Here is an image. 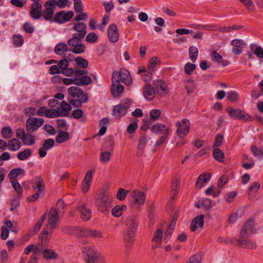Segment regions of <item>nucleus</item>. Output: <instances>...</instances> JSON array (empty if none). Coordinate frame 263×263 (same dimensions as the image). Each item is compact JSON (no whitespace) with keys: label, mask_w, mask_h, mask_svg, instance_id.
Listing matches in <instances>:
<instances>
[{"label":"nucleus","mask_w":263,"mask_h":263,"mask_svg":"<svg viewBox=\"0 0 263 263\" xmlns=\"http://www.w3.org/2000/svg\"><path fill=\"white\" fill-rule=\"evenodd\" d=\"M68 93L69 95L76 98V99H68L69 103L73 107H81L82 104L88 100L87 95L78 87H70L68 89Z\"/></svg>","instance_id":"nucleus-1"},{"label":"nucleus","mask_w":263,"mask_h":263,"mask_svg":"<svg viewBox=\"0 0 263 263\" xmlns=\"http://www.w3.org/2000/svg\"><path fill=\"white\" fill-rule=\"evenodd\" d=\"M112 197L105 192H102L95 199V204L99 211L105 213L111 206Z\"/></svg>","instance_id":"nucleus-2"},{"label":"nucleus","mask_w":263,"mask_h":263,"mask_svg":"<svg viewBox=\"0 0 263 263\" xmlns=\"http://www.w3.org/2000/svg\"><path fill=\"white\" fill-rule=\"evenodd\" d=\"M71 233L80 237H91L93 238L102 237V233L96 230H90L86 228H78L71 227L69 228Z\"/></svg>","instance_id":"nucleus-3"},{"label":"nucleus","mask_w":263,"mask_h":263,"mask_svg":"<svg viewBox=\"0 0 263 263\" xmlns=\"http://www.w3.org/2000/svg\"><path fill=\"white\" fill-rule=\"evenodd\" d=\"M59 218L58 210L52 208L48 214V222L44 229V234L53 233L54 230L58 227L57 222Z\"/></svg>","instance_id":"nucleus-4"},{"label":"nucleus","mask_w":263,"mask_h":263,"mask_svg":"<svg viewBox=\"0 0 263 263\" xmlns=\"http://www.w3.org/2000/svg\"><path fill=\"white\" fill-rule=\"evenodd\" d=\"M34 181L35 183L32 185V188L35 193L28 197V200L30 202L36 201L45 190L44 182L41 177H35Z\"/></svg>","instance_id":"nucleus-5"},{"label":"nucleus","mask_w":263,"mask_h":263,"mask_svg":"<svg viewBox=\"0 0 263 263\" xmlns=\"http://www.w3.org/2000/svg\"><path fill=\"white\" fill-rule=\"evenodd\" d=\"M82 39L77 34H73L72 37L67 42L68 45L73 47L71 51L76 54H81L85 51L86 47L82 43Z\"/></svg>","instance_id":"nucleus-6"},{"label":"nucleus","mask_w":263,"mask_h":263,"mask_svg":"<svg viewBox=\"0 0 263 263\" xmlns=\"http://www.w3.org/2000/svg\"><path fill=\"white\" fill-rule=\"evenodd\" d=\"M131 199L129 200L133 208L138 209L143 205L145 201V195L143 192L138 190H134L131 194Z\"/></svg>","instance_id":"nucleus-7"},{"label":"nucleus","mask_w":263,"mask_h":263,"mask_svg":"<svg viewBox=\"0 0 263 263\" xmlns=\"http://www.w3.org/2000/svg\"><path fill=\"white\" fill-rule=\"evenodd\" d=\"M44 120L41 118L29 117L26 122V129L28 133H32L42 126Z\"/></svg>","instance_id":"nucleus-8"},{"label":"nucleus","mask_w":263,"mask_h":263,"mask_svg":"<svg viewBox=\"0 0 263 263\" xmlns=\"http://www.w3.org/2000/svg\"><path fill=\"white\" fill-rule=\"evenodd\" d=\"M191 123L187 119H183L176 123L177 134L180 138L186 137L190 132Z\"/></svg>","instance_id":"nucleus-9"},{"label":"nucleus","mask_w":263,"mask_h":263,"mask_svg":"<svg viewBox=\"0 0 263 263\" xmlns=\"http://www.w3.org/2000/svg\"><path fill=\"white\" fill-rule=\"evenodd\" d=\"M74 12L72 11H65L64 10L57 12L52 19L54 22L59 24H64L69 21L73 16Z\"/></svg>","instance_id":"nucleus-10"},{"label":"nucleus","mask_w":263,"mask_h":263,"mask_svg":"<svg viewBox=\"0 0 263 263\" xmlns=\"http://www.w3.org/2000/svg\"><path fill=\"white\" fill-rule=\"evenodd\" d=\"M227 111L229 116L234 119H238L245 121H252L254 119L253 117L249 116L239 109H231V108H228Z\"/></svg>","instance_id":"nucleus-11"},{"label":"nucleus","mask_w":263,"mask_h":263,"mask_svg":"<svg viewBox=\"0 0 263 263\" xmlns=\"http://www.w3.org/2000/svg\"><path fill=\"white\" fill-rule=\"evenodd\" d=\"M44 10L43 11V17L46 21L52 22L55 6L53 0H49L44 4Z\"/></svg>","instance_id":"nucleus-12"},{"label":"nucleus","mask_w":263,"mask_h":263,"mask_svg":"<svg viewBox=\"0 0 263 263\" xmlns=\"http://www.w3.org/2000/svg\"><path fill=\"white\" fill-rule=\"evenodd\" d=\"M87 263H95L96 261L98 256L94 248L91 246H87L84 247L82 250Z\"/></svg>","instance_id":"nucleus-13"},{"label":"nucleus","mask_w":263,"mask_h":263,"mask_svg":"<svg viewBox=\"0 0 263 263\" xmlns=\"http://www.w3.org/2000/svg\"><path fill=\"white\" fill-rule=\"evenodd\" d=\"M254 221L252 219H248L244 223L240 231L241 237H248L254 232Z\"/></svg>","instance_id":"nucleus-14"},{"label":"nucleus","mask_w":263,"mask_h":263,"mask_svg":"<svg viewBox=\"0 0 263 263\" xmlns=\"http://www.w3.org/2000/svg\"><path fill=\"white\" fill-rule=\"evenodd\" d=\"M30 15L34 20H39L43 16L42 5L40 3H33L31 5Z\"/></svg>","instance_id":"nucleus-15"},{"label":"nucleus","mask_w":263,"mask_h":263,"mask_svg":"<svg viewBox=\"0 0 263 263\" xmlns=\"http://www.w3.org/2000/svg\"><path fill=\"white\" fill-rule=\"evenodd\" d=\"M107 35L110 42L115 43L119 37V32L117 26L115 24H111L107 29Z\"/></svg>","instance_id":"nucleus-16"},{"label":"nucleus","mask_w":263,"mask_h":263,"mask_svg":"<svg viewBox=\"0 0 263 263\" xmlns=\"http://www.w3.org/2000/svg\"><path fill=\"white\" fill-rule=\"evenodd\" d=\"M77 209L81 213V217L84 221L89 220L91 216L92 213L90 209L86 207L85 204L79 203L77 206Z\"/></svg>","instance_id":"nucleus-17"},{"label":"nucleus","mask_w":263,"mask_h":263,"mask_svg":"<svg viewBox=\"0 0 263 263\" xmlns=\"http://www.w3.org/2000/svg\"><path fill=\"white\" fill-rule=\"evenodd\" d=\"M139 221L137 218L133 215L128 216L126 220V225L127 227L126 230L130 231V232H137V229Z\"/></svg>","instance_id":"nucleus-18"},{"label":"nucleus","mask_w":263,"mask_h":263,"mask_svg":"<svg viewBox=\"0 0 263 263\" xmlns=\"http://www.w3.org/2000/svg\"><path fill=\"white\" fill-rule=\"evenodd\" d=\"M136 232L125 230L123 234V240L126 247L130 248L135 241Z\"/></svg>","instance_id":"nucleus-19"},{"label":"nucleus","mask_w":263,"mask_h":263,"mask_svg":"<svg viewBox=\"0 0 263 263\" xmlns=\"http://www.w3.org/2000/svg\"><path fill=\"white\" fill-rule=\"evenodd\" d=\"M143 93L144 97L148 100H153L155 96L154 89L148 83H146L144 86Z\"/></svg>","instance_id":"nucleus-20"},{"label":"nucleus","mask_w":263,"mask_h":263,"mask_svg":"<svg viewBox=\"0 0 263 263\" xmlns=\"http://www.w3.org/2000/svg\"><path fill=\"white\" fill-rule=\"evenodd\" d=\"M211 175L210 174H201L198 177V180L196 182V187L200 189L209 181Z\"/></svg>","instance_id":"nucleus-21"},{"label":"nucleus","mask_w":263,"mask_h":263,"mask_svg":"<svg viewBox=\"0 0 263 263\" xmlns=\"http://www.w3.org/2000/svg\"><path fill=\"white\" fill-rule=\"evenodd\" d=\"M87 25L84 23L79 22L74 24L73 29L78 32L77 35L84 38L86 34Z\"/></svg>","instance_id":"nucleus-22"},{"label":"nucleus","mask_w":263,"mask_h":263,"mask_svg":"<svg viewBox=\"0 0 263 263\" xmlns=\"http://www.w3.org/2000/svg\"><path fill=\"white\" fill-rule=\"evenodd\" d=\"M243 43L242 40L238 39H235L231 41V44L233 46L232 51L234 54L239 55L242 53Z\"/></svg>","instance_id":"nucleus-23"},{"label":"nucleus","mask_w":263,"mask_h":263,"mask_svg":"<svg viewBox=\"0 0 263 263\" xmlns=\"http://www.w3.org/2000/svg\"><path fill=\"white\" fill-rule=\"evenodd\" d=\"M204 216L200 215L194 218L191 223L190 229L192 232H194L198 225L200 228H202L204 224Z\"/></svg>","instance_id":"nucleus-24"},{"label":"nucleus","mask_w":263,"mask_h":263,"mask_svg":"<svg viewBox=\"0 0 263 263\" xmlns=\"http://www.w3.org/2000/svg\"><path fill=\"white\" fill-rule=\"evenodd\" d=\"M127 112L126 107H124L122 104H119L117 106L114 107L113 115L116 118L120 119L123 116H125Z\"/></svg>","instance_id":"nucleus-25"},{"label":"nucleus","mask_w":263,"mask_h":263,"mask_svg":"<svg viewBox=\"0 0 263 263\" xmlns=\"http://www.w3.org/2000/svg\"><path fill=\"white\" fill-rule=\"evenodd\" d=\"M238 244H236L240 247H243L247 249H254L256 247V243L250 241L249 239H243V237L237 240Z\"/></svg>","instance_id":"nucleus-26"},{"label":"nucleus","mask_w":263,"mask_h":263,"mask_svg":"<svg viewBox=\"0 0 263 263\" xmlns=\"http://www.w3.org/2000/svg\"><path fill=\"white\" fill-rule=\"evenodd\" d=\"M45 116L49 118H55L59 117H66V114L60 112V109L57 110L54 109H47Z\"/></svg>","instance_id":"nucleus-27"},{"label":"nucleus","mask_w":263,"mask_h":263,"mask_svg":"<svg viewBox=\"0 0 263 263\" xmlns=\"http://www.w3.org/2000/svg\"><path fill=\"white\" fill-rule=\"evenodd\" d=\"M21 147V142L16 138H12L8 142V148L11 151H17Z\"/></svg>","instance_id":"nucleus-28"},{"label":"nucleus","mask_w":263,"mask_h":263,"mask_svg":"<svg viewBox=\"0 0 263 263\" xmlns=\"http://www.w3.org/2000/svg\"><path fill=\"white\" fill-rule=\"evenodd\" d=\"M54 52L57 55L64 54L66 51H71V49H68L67 45L64 43L58 44L54 47Z\"/></svg>","instance_id":"nucleus-29"},{"label":"nucleus","mask_w":263,"mask_h":263,"mask_svg":"<svg viewBox=\"0 0 263 263\" xmlns=\"http://www.w3.org/2000/svg\"><path fill=\"white\" fill-rule=\"evenodd\" d=\"M120 74H121V81L124 83L126 85H129L132 83V77L129 72L126 69H121Z\"/></svg>","instance_id":"nucleus-30"},{"label":"nucleus","mask_w":263,"mask_h":263,"mask_svg":"<svg viewBox=\"0 0 263 263\" xmlns=\"http://www.w3.org/2000/svg\"><path fill=\"white\" fill-rule=\"evenodd\" d=\"M25 171L21 168H16L12 169L9 173L8 177L10 180H15V179L20 175L23 176L25 174Z\"/></svg>","instance_id":"nucleus-31"},{"label":"nucleus","mask_w":263,"mask_h":263,"mask_svg":"<svg viewBox=\"0 0 263 263\" xmlns=\"http://www.w3.org/2000/svg\"><path fill=\"white\" fill-rule=\"evenodd\" d=\"M124 90V86L118 83V84H113L110 88L111 92L114 97L120 96Z\"/></svg>","instance_id":"nucleus-32"},{"label":"nucleus","mask_w":263,"mask_h":263,"mask_svg":"<svg viewBox=\"0 0 263 263\" xmlns=\"http://www.w3.org/2000/svg\"><path fill=\"white\" fill-rule=\"evenodd\" d=\"M126 208V206L124 204L116 205L112 209L111 214L115 217H119Z\"/></svg>","instance_id":"nucleus-33"},{"label":"nucleus","mask_w":263,"mask_h":263,"mask_svg":"<svg viewBox=\"0 0 263 263\" xmlns=\"http://www.w3.org/2000/svg\"><path fill=\"white\" fill-rule=\"evenodd\" d=\"M31 133H28L23 137L22 141L25 145L31 146L35 143V138Z\"/></svg>","instance_id":"nucleus-34"},{"label":"nucleus","mask_w":263,"mask_h":263,"mask_svg":"<svg viewBox=\"0 0 263 263\" xmlns=\"http://www.w3.org/2000/svg\"><path fill=\"white\" fill-rule=\"evenodd\" d=\"M166 130H169L165 124L161 123L155 124L151 127V130L154 133L161 134L166 132Z\"/></svg>","instance_id":"nucleus-35"},{"label":"nucleus","mask_w":263,"mask_h":263,"mask_svg":"<svg viewBox=\"0 0 263 263\" xmlns=\"http://www.w3.org/2000/svg\"><path fill=\"white\" fill-rule=\"evenodd\" d=\"M92 82V79L90 77L87 76H84L81 78H77V83L76 85H88Z\"/></svg>","instance_id":"nucleus-36"},{"label":"nucleus","mask_w":263,"mask_h":263,"mask_svg":"<svg viewBox=\"0 0 263 263\" xmlns=\"http://www.w3.org/2000/svg\"><path fill=\"white\" fill-rule=\"evenodd\" d=\"M42 254L45 259L48 260L56 259L58 257L57 254L51 249L44 250L42 252Z\"/></svg>","instance_id":"nucleus-37"},{"label":"nucleus","mask_w":263,"mask_h":263,"mask_svg":"<svg viewBox=\"0 0 263 263\" xmlns=\"http://www.w3.org/2000/svg\"><path fill=\"white\" fill-rule=\"evenodd\" d=\"M163 231L162 229H158L154 233V236L152 241L157 244H160L162 242Z\"/></svg>","instance_id":"nucleus-38"},{"label":"nucleus","mask_w":263,"mask_h":263,"mask_svg":"<svg viewBox=\"0 0 263 263\" xmlns=\"http://www.w3.org/2000/svg\"><path fill=\"white\" fill-rule=\"evenodd\" d=\"M69 138V135L68 133L64 131H60L59 134L57 136L55 140L57 143H62L67 140Z\"/></svg>","instance_id":"nucleus-39"},{"label":"nucleus","mask_w":263,"mask_h":263,"mask_svg":"<svg viewBox=\"0 0 263 263\" xmlns=\"http://www.w3.org/2000/svg\"><path fill=\"white\" fill-rule=\"evenodd\" d=\"M32 154V151L30 148H26L23 151L18 153L17 155V158L21 161L26 160Z\"/></svg>","instance_id":"nucleus-40"},{"label":"nucleus","mask_w":263,"mask_h":263,"mask_svg":"<svg viewBox=\"0 0 263 263\" xmlns=\"http://www.w3.org/2000/svg\"><path fill=\"white\" fill-rule=\"evenodd\" d=\"M1 134L4 139H9L13 136V131L11 127L4 126L2 128Z\"/></svg>","instance_id":"nucleus-41"},{"label":"nucleus","mask_w":263,"mask_h":263,"mask_svg":"<svg viewBox=\"0 0 263 263\" xmlns=\"http://www.w3.org/2000/svg\"><path fill=\"white\" fill-rule=\"evenodd\" d=\"M213 155L216 160L219 162L223 161L224 153L219 148L214 149Z\"/></svg>","instance_id":"nucleus-42"},{"label":"nucleus","mask_w":263,"mask_h":263,"mask_svg":"<svg viewBox=\"0 0 263 263\" xmlns=\"http://www.w3.org/2000/svg\"><path fill=\"white\" fill-rule=\"evenodd\" d=\"M190 59L193 62H195L198 55V49L196 47L191 46L189 49Z\"/></svg>","instance_id":"nucleus-43"},{"label":"nucleus","mask_w":263,"mask_h":263,"mask_svg":"<svg viewBox=\"0 0 263 263\" xmlns=\"http://www.w3.org/2000/svg\"><path fill=\"white\" fill-rule=\"evenodd\" d=\"M77 65L79 67L83 69L86 68L88 66V61L82 58L78 57L74 59Z\"/></svg>","instance_id":"nucleus-44"},{"label":"nucleus","mask_w":263,"mask_h":263,"mask_svg":"<svg viewBox=\"0 0 263 263\" xmlns=\"http://www.w3.org/2000/svg\"><path fill=\"white\" fill-rule=\"evenodd\" d=\"M55 7L58 6L60 9L65 8L66 6L69 7L71 2L69 0H53Z\"/></svg>","instance_id":"nucleus-45"},{"label":"nucleus","mask_w":263,"mask_h":263,"mask_svg":"<svg viewBox=\"0 0 263 263\" xmlns=\"http://www.w3.org/2000/svg\"><path fill=\"white\" fill-rule=\"evenodd\" d=\"M251 151L254 157L260 158L263 156V149L262 148L258 147L256 145H253L251 147Z\"/></svg>","instance_id":"nucleus-46"},{"label":"nucleus","mask_w":263,"mask_h":263,"mask_svg":"<svg viewBox=\"0 0 263 263\" xmlns=\"http://www.w3.org/2000/svg\"><path fill=\"white\" fill-rule=\"evenodd\" d=\"M154 84L156 89H160L162 91H165L166 90V84L161 80H157L154 81Z\"/></svg>","instance_id":"nucleus-47"},{"label":"nucleus","mask_w":263,"mask_h":263,"mask_svg":"<svg viewBox=\"0 0 263 263\" xmlns=\"http://www.w3.org/2000/svg\"><path fill=\"white\" fill-rule=\"evenodd\" d=\"M98 40L97 34L93 32L88 33L86 37V41L90 44L96 43Z\"/></svg>","instance_id":"nucleus-48"},{"label":"nucleus","mask_w":263,"mask_h":263,"mask_svg":"<svg viewBox=\"0 0 263 263\" xmlns=\"http://www.w3.org/2000/svg\"><path fill=\"white\" fill-rule=\"evenodd\" d=\"M60 112L66 114V116L68 115V112L71 109L70 105L67 103L66 101H63L61 103Z\"/></svg>","instance_id":"nucleus-49"},{"label":"nucleus","mask_w":263,"mask_h":263,"mask_svg":"<svg viewBox=\"0 0 263 263\" xmlns=\"http://www.w3.org/2000/svg\"><path fill=\"white\" fill-rule=\"evenodd\" d=\"M185 89L187 91L188 93H192L195 90V85L194 81L192 79H189L185 85Z\"/></svg>","instance_id":"nucleus-50"},{"label":"nucleus","mask_w":263,"mask_h":263,"mask_svg":"<svg viewBox=\"0 0 263 263\" xmlns=\"http://www.w3.org/2000/svg\"><path fill=\"white\" fill-rule=\"evenodd\" d=\"M161 64L160 61L157 57H153L149 60V64L148 66V70H154V68L157 65Z\"/></svg>","instance_id":"nucleus-51"},{"label":"nucleus","mask_w":263,"mask_h":263,"mask_svg":"<svg viewBox=\"0 0 263 263\" xmlns=\"http://www.w3.org/2000/svg\"><path fill=\"white\" fill-rule=\"evenodd\" d=\"M223 136L220 134H218L216 135L215 137V139L214 141V143L213 145V147L218 148L220 147L223 143Z\"/></svg>","instance_id":"nucleus-52"},{"label":"nucleus","mask_w":263,"mask_h":263,"mask_svg":"<svg viewBox=\"0 0 263 263\" xmlns=\"http://www.w3.org/2000/svg\"><path fill=\"white\" fill-rule=\"evenodd\" d=\"M13 42L17 47H21L24 43L23 37L21 35H14L13 36Z\"/></svg>","instance_id":"nucleus-53"},{"label":"nucleus","mask_w":263,"mask_h":263,"mask_svg":"<svg viewBox=\"0 0 263 263\" xmlns=\"http://www.w3.org/2000/svg\"><path fill=\"white\" fill-rule=\"evenodd\" d=\"M74 9L76 13H81L83 11V4L81 0H73Z\"/></svg>","instance_id":"nucleus-54"},{"label":"nucleus","mask_w":263,"mask_h":263,"mask_svg":"<svg viewBox=\"0 0 263 263\" xmlns=\"http://www.w3.org/2000/svg\"><path fill=\"white\" fill-rule=\"evenodd\" d=\"M128 192V191L125 190L122 188H120L117 195L118 199L121 201L124 200Z\"/></svg>","instance_id":"nucleus-55"},{"label":"nucleus","mask_w":263,"mask_h":263,"mask_svg":"<svg viewBox=\"0 0 263 263\" xmlns=\"http://www.w3.org/2000/svg\"><path fill=\"white\" fill-rule=\"evenodd\" d=\"M12 186L14 190L16 192L18 195H22L23 192V189L20 184L16 180H11V181Z\"/></svg>","instance_id":"nucleus-56"},{"label":"nucleus","mask_w":263,"mask_h":263,"mask_svg":"<svg viewBox=\"0 0 263 263\" xmlns=\"http://www.w3.org/2000/svg\"><path fill=\"white\" fill-rule=\"evenodd\" d=\"M147 141V137L143 135L140 137L138 145V149L143 151L145 148V144Z\"/></svg>","instance_id":"nucleus-57"},{"label":"nucleus","mask_w":263,"mask_h":263,"mask_svg":"<svg viewBox=\"0 0 263 263\" xmlns=\"http://www.w3.org/2000/svg\"><path fill=\"white\" fill-rule=\"evenodd\" d=\"M249 11L254 9V5L252 0H239Z\"/></svg>","instance_id":"nucleus-58"},{"label":"nucleus","mask_w":263,"mask_h":263,"mask_svg":"<svg viewBox=\"0 0 263 263\" xmlns=\"http://www.w3.org/2000/svg\"><path fill=\"white\" fill-rule=\"evenodd\" d=\"M54 145V140L53 139H47L44 141L43 148L46 150H49Z\"/></svg>","instance_id":"nucleus-59"},{"label":"nucleus","mask_w":263,"mask_h":263,"mask_svg":"<svg viewBox=\"0 0 263 263\" xmlns=\"http://www.w3.org/2000/svg\"><path fill=\"white\" fill-rule=\"evenodd\" d=\"M121 74H120V72L114 71L112 73V85L118 84L121 81Z\"/></svg>","instance_id":"nucleus-60"},{"label":"nucleus","mask_w":263,"mask_h":263,"mask_svg":"<svg viewBox=\"0 0 263 263\" xmlns=\"http://www.w3.org/2000/svg\"><path fill=\"white\" fill-rule=\"evenodd\" d=\"M161 111L159 109H152L150 112L151 120L153 121L157 120L160 116Z\"/></svg>","instance_id":"nucleus-61"},{"label":"nucleus","mask_w":263,"mask_h":263,"mask_svg":"<svg viewBox=\"0 0 263 263\" xmlns=\"http://www.w3.org/2000/svg\"><path fill=\"white\" fill-rule=\"evenodd\" d=\"M196 68V65L191 63H187L184 66V70L185 72L188 74H191L192 72Z\"/></svg>","instance_id":"nucleus-62"},{"label":"nucleus","mask_w":263,"mask_h":263,"mask_svg":"<svg viewBox=\"0 0 263 263\" xmlns=\"http://www.w3.org/2000/svg\"><path fill=\"white\" fill-rule=\"evenodd\" d=\"M52 233H50L48 234H44V230L43 231L42 234L40 238L42 240V242L43 243L44 246L47 245L48 242L50 241V236L51 235Z\"/></svg>","instance_id":"nucleus-63"},{"label":"nucleus","mask_w":263,"mask_h":263,"mask_svg":"<svg viewBox=\"0 0 263 263\" xmlns=\"http://www.w3.org/2000/svg\"><path fill=\"white\" fill-rule=\"evenodd\" d=\"M211 58L213 61L219 63H221L223 61L222 57L216 51H214L212 53Z\"/></svg>","instance_id":"nucleus-64"}]
</instances>
